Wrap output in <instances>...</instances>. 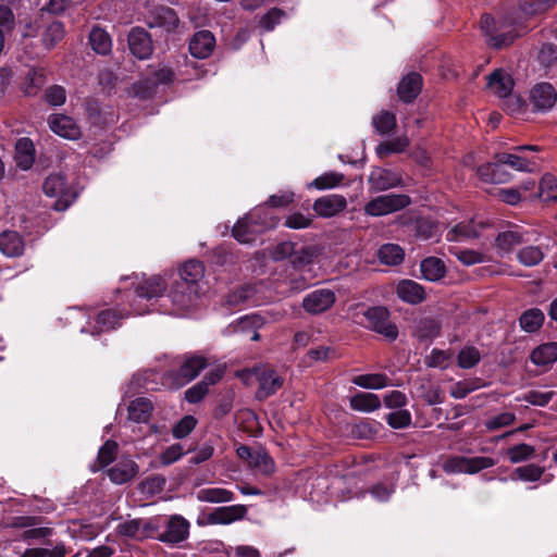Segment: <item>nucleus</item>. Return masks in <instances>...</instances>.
Masks as SVG:
<instances>
[{
	"mask_svg": "<svg viewBox=\"0 0 557 557\" xmlns=\"http://www.w3.org/2000/svg\"><path fill=\"white\" fill-rule=\"evenodd\" d=\"M190 523L181 515H172L164 524V531L157 535V540L171 545H177L189 536Z\"/></svg>",
	"mask_w": 557,
	"mask_h": 557,
	"instance_id": "9b49d317",
	"label": "nucleus"
},
{
	"mask_svg": "<svg viewBox=\"0 0 557 557\" xmlns=\"http://www.w3.org/2000/svg\"><path fill=\"white\" fill-rule=\"evenodd\" d=\"M278 219L274 216L267 206H259L239 219L232 228V236L242 244H249L255 236L267 230L274 228Z\"/></svg>",
	"mask_w": 557,
	"mask_h": 557,
	"instance_id": "f257e3e1",
	"label": "nucleus"
},
{
	"mask_svg": "<svg viewBox=\"0 0 557 557\" xmlns=\"http://www.w3.org/2000/svg\"><path fill=\"white\" fill-rule=\"evenodd\" d=\"M545 321L543 311L539 308H530L519 317V325L527 333L537 332Z\"/></svg>",
	"mask_w": 557,
	"mask_h": 557,
	"instance_id": "4c0bfd02",
	"label": "nucleus"
},
{
	"mask_svg": "<svg viewBox=\"0 0 557 557\" xmlns=\"http://www.w3.org/2000/svg\"><path fill=\"white\" fill-rule=\"evenodd\" d=\"M545 255L540 246H524L517 253L518 261L524 267H535L540 264Z\"/></svg>",
	"mask_w": 557,
	"mask_h": 557,
	"instance_id": "8fccbe9b",
	"label": "nucleus"
},
{
	"mask_svg": "<svg viewBox=\"0 0 557 557\" xmlns=\"http://www.w3.org/2000/svg\"><path fill=\"white\" fill-rule=\"evenodd\" d=\"M259 387L256 397L259 400L267 399L283 386V379L274 370H263L258 374Z\"/></svg>",
	"mask_w": 557,
	"mask_h": 557,
	"instance_id": "393cba45",
	"label": "nucleus"
},
{
	"mask_svg": "<svg viewBox=\"0 0 557 557\" xmlns=\"http://www.w3.org/2000/svg\"><path fill=\"white\" fill-rule=\"evenodd\" d=\"M412 235L420 240L433 238L437 233V224L429 218L418 216L409 225Z\"/></svg>",
	"mask_w": 557,
	"mask_h": 557,
	"instance_id": "e433bc0d",
	"label": "nucleus"
},
{
	"mask_svg": "<svg viewBox=\"0 0 557 557\" xmlns=\"http://www.w3.org/2000/svg\"><path fill=\"white\" fill-rule=\"evenodd\" d=\"M369 183L373 189L383 191L400 186L403 184V178L392 170L375 168L369 176Z\"/></svg>",
	"mask_w": 557,
	"mask_h": 557,
	"instance_id": "b1692460",
	"label": "nucleus"
},
{
	"mask_svg": "<svg viewBox=\"0 0 557 557\" xmlns=\"http://www.w3.org/2000/svg\"><path fill=\"white\" fill-rule=\"evenodd\" d=\"M215 44L216 40L213 33L208 29H202L191 36L188 50L196 59H207L212 54Z\"/></svg>",
	"mask_w": 557,
	"mask_h": 557,
	"instance_id": "f3484780",
	"label": "nucleus"
},
{
	"mask_svg": "<svg viewBox=\"0 0 557 557\" xmlns=\"http://www.w3.org/2000/svg\"><path fill=\"white\" fill-rule=\"evenodd\" d=\"M0 250L8 257H17L24 252L23 237L13 231L0 234Z\"/></svg>",
	"mask_w": 557,
	"mask_h": 557,
	"instance_id": "72a5a7b5",
	"label": "nucleus"
},
{
	"mask_svg": "<svg viewBox=\"0 0 557 557\" xmlns=\"http://www.w3.org/2000/svg\"><path fill=\"white\" fill-rule=\"evenodd\" d=\"M386 423L395 430L406 429L411 425L412 417L407 409H397L385 417Z\"/></svg>",
	"mask_w": 557,
	"mask_h": 557,
	"instance_id": "052dcab7",
	"label": "nucleus"
},
{
	"mask_svg": "<svg viewBox=\"0 0 557 557\" xmlns=\"http://www.w3.org/2000/svg\"><path fill=\"white\" fill-rule=\"evenodd\" d=\"M487 86L493 88L498 97L505 98L510 96L515 82L509 74L497 69L487 76Z\"/></svg>",
	"mask_w": 557,
	"mask_h": 557,
	"instance_id": "c85d7f7f",
	"label": "nucleus"
},
{
	"mask_svg": "<svg viewBox=\"0 0 557 557\" xmlns=\"http://www.w3.org/2000/svg\"><path fill=\"white\" fill-rule=\"evenodd\" d=\"M530 101L533 111L546 112L555 106L557 92L550 83H539L530 91Z\"/></svg>",
	"mask_w": 557,
	"mask_h": 557,
	"instance_id": "4468645a",
	"label": "nucleus"
},
{
	"mask_svg": "<svg viewBox=\"0 0 557 557\" xmlns=\"http://www.w3.org/2000/svg\"><path fill=\"white\" fill-rule=\"evenodd\" d=\"M119 445L113 440H108L99 448L97 455V462L101 469L112 463L117 456Z\"/></svg>",
	"mask_w": 557,
	"mask_h": 557,
	"instance_id": "13d9d810",
	"label": "nucleus"
},
{
	"mask_svg": "<svg viewBox=\"0 0 557 557\" xmlns=\"http://www.w3.org/2000/svg\"><path fill=\"white\" fill-rule=\"evenodd\" d=\"M47 82L44 67H30L25 75L22 91L26 97H35Z\"/></svg>",
	"mask_w": 557,
	"mask_h": 557,
	"instance_id": "bb28decb",
	"label": "nucleus"
},
{
	"mask_svg": "<svg viewBox=\"0 0 557 557\" xmlns=\"http://www.w3.org/2000/svg\"><path fill=\"white\" fill-rule=\"evenodd\" d=\"M128 317V312H124L117 308H109L101 310L94 323L88 322L82 327V333H88L91 336H100L102 333L110 332L121 326L122 321Z\"/></svg>",
	"mask_w": 557,
	"mask_h": 557,
	"instance_id": "1a4fd4ad",
	"label": "nucleus"
},
{
	"mask_svg": "<svg viewBox=\"0 0 557 557\" xmlns=\"http://www.w3.org/2000/svg\"><path fill=\"white\" fill-rule=\"evenodd\" d=\"M396 295L401 301L412 306L423 302L426 298L424 287L409 278L400 280L397 283Z\"/></svg>",
	"mask_w": 557,
	"mask_h": 557,
	"instance_id": "aec40b11",
	"label": "nucleus"
},
{
	"mask_svg": "<svg viewBox=\"0 0 557 557\" xmlns=\"http://www.w3.org/2000/svg\"><path fill=\"white\" fill-rule=\"evenodd\" d=\"M372 124L379 134L386 135L396 127V116L392 112L383 111L373 117Z\"/></svg>",
	"mask_w": 557,
	"mask_h": 557,
	"instance_id": "680f3d73",
	"label": "nucleus"
},
{
	"mask_svg": "<svg viewBox=\"0 0 557 557\" xmlns=\"http://www.w3.org/2000/svg\"><path fill=\"white\" fill-rule=\"evenodd\" d=\"M247 513L245 505H232L214 508L207 517L209 524H230L243 519Z\"/></svg>",
	"mask_w": 557,
	"mask_h": 557,
	"instance_id": "5701e85b",
	"label": "nucleus"
},
{
	"mask_svg": "<svg viewBox=\"0 0 557 557\" xmlns=\"http://www.w3.org/2000/svg\"><path fill=\"white\" fill-rule=\"evenodd\" d=\"M138 473L139 466L131 458L120 459L107 472L109 479L119 485L131 482Z\"/></svg>",
	"mask_w": 557,
	"mask_h": 557,
	"instance_id": "4be33fe9",
	"label": "nucleus"
},
{
	"mask_svg": "<svg viewBox=\"0 0 557 557\" xmlns=\"http://www.w3.org/2000/svg\"><path fill=\"white\" fill-rule=\"evenodd\" d=\"M554 392H540L536 389H530L521 395L518 400H523L530 405L545 407L553 399Z\"/></svg>",
	"mask_w": 557,
	"mask_h": 557,
	"instance_id": "338daca9",
	"label": "nucleus"
},
{
	"mask_svg": "<svg viewBox=\"0 0 557 557\" xmlns=\"http://www.w3.org/2000/svg\"><path fill=\"white\" fill-rule=\"evenodd\" d=\"M166 286L168 284L165 280L160 275H153L137 284L135 290L133 292V304H131L133 311L136 314L149 312L150 309L148 306L141 307L140 301H151L162 297Z\"/></svg>",
	"mask_w": 557,
	"mask_h": 557,
	"instance_id": "423d86ee",
	"label": "nucleus"
},
{
	"mask_svg": "<svg viewBox=\"0 0 557 557\" xmlns=\"http://www.w3.org/2000/svg\"><path fill=\"white\" fill-rule=\"evenodd\" d=\"M411 205V198L406 194H387L373 198L364 206V212L371 216H383Z\"/></svg>",
	"mask_w": 557,
	"mask_h": 557,
	"instance_id": "6e6552de",
	"label": "nucleus"
},
{
	"mask_svg": "<svg viewBox=\"0 0 557 557\" xmlns=\"http://www.w3.org/2000/svg\"><path fill=\"white\" fill-rule=\"evenodd\" d=\"M153 407L149 399L138 397L128 406V419L137 423H146L151 417Z\"/></svg>",
	"mask_w": 557,
	"mask_h": 557,
	"instance_id": "c9c22d12",
	"label": "nucleus"
},
{
	"mask_svg": "<svg viewBox=\"0 0 557 557\" xmlns=\"http://www.w3.org/2000/svg\"><path fill=\"white\" fill-rule=\"evenodd\" d=\"M479 236L472 222H460L451 227L447 234L446 239L448 242H459L469 238H476Z\"/></svg>",
	"mask_w": 557,
	"mask_h": 557,
	"instance_id": "603ef678",
	"label": "nucleus"
},
{
	"mask_svg": "<svg viewBox=\"0 0 557 557\" xmlns=\"http://www.w3.org/2000/svg\"><path fill=\"white\" fill-rule=\"evenodd\" d=\"M35 146L30 138L22 137L15 143L14 159L18 168L29 170L35 162Z\"/></svg>",
	"mask_w": 557,
	"mask_h": 557,
	"instance_id": "a878e982",
	"label": "nucleus"
},
{
	"mask_svg": "<svg viewBox=\"0 0 557 557\" xmlns=\"http://www.w3.org/2000/svg\"><path fill=\"white\" fill-rule=\"evenodd\" d=\"M207 366L206 357L186 355L177 368H172L164 373V379L171 387L181 388L197 377Z\"/></svg>",
	"mask_w": 557,
	"mask_h": 557,
	"instance_id": "20e7f679",
	"label": "nucleus"
},
{
	"mask_svg": "<svg viewBox=\"0 0 557 557\" xmlns=\"http://www.w3.org/2000/svg\"><path fill=\"white\" fill-rule=\"evenodd\" d=\"M44 100L51 107H61L66 101V90L61 85L49 86L44 92Z\"/></svg>",
	"mask_w": 557,
	"mask_h": 557,
	"instance_id": "774afa93",
	"label": "nucleus"
},
{
	"mask_svg": "<svg viewBox=\"0 0 557 557\" xmlns=\"http://www.w3.org/2000/svg\"><path fill=\"white\" fill-rule=\"evenodd\" d=\"M408 146V140L403 138H396L393 140H386L377 145L376 154L380 158L388 157L393 153H400L405 151Z\"/></svg>",
	"mask_w": 557,
	"mask_h": 557,
	"instance_id": "e2e57ef3",
	"label": "nucleus"
},
{
	"mask_svg": "<svg viewBox=\"0 0 557 557\" xmlns=\"http://www.w3.org/2000/svg\"><path fill=\"white\" fill-rule=\"evenodd\" d=\"M377 258L386 265H398L404 261L405 251L397 244H384L377 250Z\"/></svg>",
	"mask_w": 557,
	"mask_h": 557,
	"instance_id": "37998d69",
	"label": "nucleus"
},
{
	"mask_svg": "<svg viewBox=\"0 0 557 557\" xmlns=\"http://www.w3.org/2000/svg\"><path fill=\"white\" fill-rule=\"evenodd\" d=\"M203 275V263L199 260L191 259L182 264V267L178 269V280L175 281L188 283V285L199 286V282Z\"/></svg>",
	"mask_w": 557,
	"mask_h": 557,
	"instance_id": "c756f323",
	"label": "nucleus"
},
{
	"mask_svg": "<svg viewBox=\"0 0 557 557\" xmlns=\"http://www.w3.org/2000/svg\"><path fill=\"white\" fill-rule=\"evenodd\" d=\"M88 44L92 51L100 55H108L112 50V39L109 33L100 26H94L88 36Z\"/></svg>",
	"mask_w": 557,
	"mask_h": 557,
	"instance_id": "2f4dec72",
	"label": "nucleus"
},
{
	"mask_svg": "<svg viewBox=\"0 0 557 557\" xmlns=\"http://www.w3.org/2000/svg\"><path fill=\"white\" fill-rule=\"evenodd\" d=\"M157 88V83L152 78H145L132 85L129 95L139 100L147 101L154 97Z\"/></svg>",
	"mask_w": 557,
	"mask_h": 557,
	"instance_id": "de8ad7c7",
	"label": "nucleus"
},
{
	"mask_svg": "<svg viewBox=\"0 0 557 557\" xmlns=\"http://www.w3.org/2000/svg\"><path fill=\"white\" fill-rule=\"evenodd\" d=\"M527 232H523L521 227L516 226L512 230H507L498 233L495 238V245L498 249L509 252L516 246L525 244L529 239L525 238Z\"/></svg>",
	"mask_w": 557,
	"mask_h": 557,
	"instance_id": "cd10ccee",
	"label": "nucleus"
},
{
	"mask_svg": "<svg viewBox=\"0 0 557 557\" xmlns=\"http://www.w3.org/2000/svg\"><path fill=\"white\" fill-rule=\"evenodd\" d=\"M389 379L384 373H369L356 375L352 383L368 389H380L388 385Z\"/></svg>",
	"mask_w": 557,
	"mask_h": 557,
	"instance_id": "a18cd8bd",
	"label": "nucleus"
},
{
	"mask_svg": "<svg viewBox=\"0 0 557 557\" xmlns=\"http://www.w3.org/2000/svg\"><path fill=\"white\" fill-rule=\"evenodd\" d=\"M535 455L534 446L520 443L506 449L505 456L511 463H519L531 459Z\"/></svg>",
	"mask_w": 557,
	"mask_h": 557,
	"instance_id": "09e8293b",
	"label": "nucleus"
},
{
	"mask_svg": "<svg viewBox=\"0 0 557 557\" xmlns=\"http://www.w3.org/2000/svg\"><path fill=\"white\" fill-rule=\"evenodd\" d=\"M200 295V286L174 281L168 297L176 312L183 313L197 305Z\"/></svg>",
	"mask_w": 557,
	"mask_h": 557,
	"instance_id": "9d476101",
	"label": "nucleus"
},
{
	"mask_svg": "<svg viewBox=\"0 0 557 557\" xmlns=\"http://www.w3.org/2000/svg\"><path fill=\"white\" fill-rule=\"evenodd\" d=\"M381 399L376 394L358 392L349 399V406L355 411L373 412L381 407Z\"/></svg>",
	"mask_w": 557,
	"mask_h": 557,
	"instance_id": "473e14b6",
	"label": "nucleus"
},
{
	"mask_svg": "<svg viewBox=\"0 0 557 557\" xmlns=\"http://www.w3.org/2000/svg\"><path fill=\"white\" fill-rule=\"evenodd\" d=\"M318 255L319 250L314 246H301L299 249L296 247L292 257V264L295 269H301L311 264Z\"/></svg>",
	"mask_w": 557,
	"mask_h": 557,
	"instance_id": "6e6d98bb",
	"label": "nucleus"
},
{
	"mask_svg": "<svg viewBox=\"0 0 557 557\" xmlns=\"http://www.w3.org/2000/svg\"><path fill=\"white\" fill-rule=\"evenodd\" d=\"M422 278L429 282L441 281L447 272L445 262L437 257H426L420 263Z\"/></svg>",
	"mask_w": 557,
	"mask_h": 557,
	"instance_id": "7c9ffc66",
	"label": "nucleus"
},
{
	"mask_svg": "<svg viewBox=\"0 0 557 557\" xmlns=\"http://www.w3.org/2000/svg\"><path fill=\"white\" fill-rule=\"evenodd\" d=\"M441 333V324L430 318L422 319L414 329V336L420 342L432 341Z\"/></svg>",
	"mask_w": 557,
	"mask_h": 557,
	"instance_id": "49530a36",
	"label": "nucleus"
},
{
	"mask_svg": "<svg viewBox=\"0 0 557 557\" xmlns=\"http://www.w3.org/2000/svg\"><path fill=\"white\" fill-rule=\"evenodd\" d=\"M347 207V200L344 196L330 194L319 197L312 205L313 211L321 218H333L343 212Z\"/></svg>",
	"mask_w": 557,
	"mask_h": 557,
	"instance_id": "dca6fc26",
	"label": "nucleus"
},
{
	"mask_svg": "<svg viewBox=\"0 0 557 557\" xmlns=\"http://www.w3.org/2000/svg\"><path fill=\"white\" fill-rule=\"evenodd\" d=\"M127 46L132 55L138 60H148L154 47L150 33L140 26H134L127 34Z\"/></svg>",
	"mask_w": 557,
	"mask_h": 557,
	"instance_id": "f8f14e48",
	"label": "nucleus"
},
{
	"mask_svg": "<svg viewBox=\"0 0 557 557\" xmlns=\"http://www.w3.org/2000/svg\"><path fill=\"white\" fill-rule=\"evenodd\" d=\"M364 322L360 324L383 336L388 342H395L399 335L398 326L391 320V312L384 306H371L362 312Z\"/></svg>",
	"mask_w": 557,
	"mask_h": 557,
	"instance_id": "7ed1b4c3",
	"label": "nucleus"
},
{
	"mask_svg": "<svg viewBox=\"0 0 557 557\" xmlns=\"http://www.w3.org/2000/svg\"><path fill=\"white\" fill-rule=\"evenodd\" d=\"M544 471V467L529 463L525 466L517 467L511 474V479L521 480L524 482H536L542 478Z\"/></svg>",
	"mask_w": 557,
	"mask_h": 557,
	"instance_id": "3c124183",
	"label": "nucleus"
},
{
	"mask_svg": "<svg viewBox=\"0 0 557 557\" xmlns=\"http://www.w3.org/2000/svg\"><path fill=\"white\" fill-rule=\"evenodd\" d=\"M532 363L545 367L557 361V343L549 342L535 347L530 354Z\"/></svg>",
	"mask_w": 557,
	"mask_h": 557,
	"instance_id": "f704fd0d",
	"label": "nucleus"
},
{
	"mask_svg": "<svg viewBox=\"0 0 557 557\" xmlns=\"http://www.w3.org/2000/svg\"><path fill=\"white\" fill-rule=\"evenodd\" d=\"M383 424L373 419H361L352 425L351 432L359 440H372L376 437Z\"/></svg>",
	"mask_w": 557,
	"mask_h": 557,
	"instance_id": "79ce46f5",
	"label": "nucleus"
},
{
	"mask_svg": "<svg viewBox=\"0 0 557 557\" xmlns=\"http://www.w3.org/2000/svg\"><path fill=\"white\" fill-rule=\"evenodd\" d=\"M449 252L454 255L462 264L473 265L485 261V255L473 249H461L453 247Z\"/></svg>",
	"mask_w": 557,
	"mask_h": 557,
	"instance_id": "bf43d9fd",
	"label": "nucleus"
},
{
	"mask_svg": "<svg viewBox=\"0 0 557 557\" xmlns=\"http://www.w3.org/2000/svg\"><path fill=\"white\" fill-rule=\"evenodd\" d=\"M344 174L337 172H325L322 175L314 178L309 185V188H315L318 190L331 189L342 184Z\"/></svg>",
	"mask_w": 557,
	"mask_h": 557,
	"instance_id": "864d4df0",
	"label": "nucleus"
},
{
	"mask_svg": "<svg viewBox=\"0 0 557 557\" xmlns=\"http://www.w3.org/2000/svg\"><path fill=\"white\" fill-rule=\"evenodd\" d=\"M496 465V460L491 457L476 456H450L443 463V470L446 473H468L475 474L481 470L492 468Z\"/></svg>",
	"mask_w": 557,
	"mask_h": 557,
	"instance_id": "0eeeda50",
	"label": "nucleus"
},
{
	"mask_svg": "<svg viewBox=\"0 0 557 557\" xmlns=\"http://www.w3.org/2000/svg\"><path fill=\"white\" fill-rule=\"evenodd\" d=\"M543 201H557V178L552 173H545L537 187V193L534 195Z\"/></svg>",
	"mask_w": 557,
	"mask_h": 557,
	"instance_id": "c03bdc74",
	"label": "nucleus"
},
{
	"mask_svg": "<svg viewBox=\"0 0 557 557\" xmlns=\"http://www.w3.org/2000/svg\"><path fill=\"white\" fill-rule=\"evenodd\" d=\"M42 190L48 197L57 198L52 205L55 211H65L78 196L77 191L67 183L66 176L61 173L46 177Z\"/></svg>",
	"mask_w": 557,
	"mask_h": 557,
	"instance_id": "39448f33",
	"label": "nucleus"
},
{
	"mask_svg": "<svg viewBox=\"0 0 557 557\" xmlns=\"http://www.w3.org/2000/svg\"><path fill=\"white\" fill-rule=\"evenodd\" d=\"M65 35V26L61 21H52L44 29L41 41L47 50L53 49Z\"/></svg>",
	"mask_w": 557,
	"mask_h": 557,
	"instance_id": "a19ab883",
	"label": "nucleus"
},
{
	"mask_svg": "<svg viewBox=\"0 0 557 557\" xmlns=\"http://www.w3.org/2000/svg\"><path fill=\"white\" fill-rule=\"evenodd\" d=\"M423 86V78L418 72H410L405 75L397 87V95L403 102L411 103L420 95Z\"/></svg>",
	"mask_w": 557,
	"mask_h": 557,
	"instance_id": "412c9836",
	"label": "nucleus"
},
{
	"mask_svg": "<svg viewBox=\"0 0 557 557\" xmlns=\"http://www.w3.org/2000/svg\"><path fill=\"white\" fill-rule=\"evenodd\" d=\"M336 301V294L330 288H318L308 293L301 306L304 310L312 315H318L330 310Z\"/></svg>",
	"mask_w": 557,
	"mask_h": 557,
	"instance_id": "ddd939ff",
	"label": "nucleus"
},
{
	"mask_svg": "<svg viewBox=\"0 0 557 557\" xmlns=\"http://www.w3.org/2000/svg\"><path fill=\"white\" fill-rule=\"evenodd\" d=\"M499 163L505 164L515 171L519 172H531L535 168L533 159H529L519 153L499 152Z\"/></svg>",
	"mask_w": 557,
	"mask_h": 557,
	"instance_id": "58836bf2",
	"label": "nucleus"
},
{
	"mask_svg": "<svg viewBox=\"0 0 557 557\" xmlns=\"http://www.w3.org/2000/svg\"><path fill=\"white\" fill-rule=\"evenodd\" d=\"M557 0H519L520 11L525 15H537L550 9Z\"/></svg>",
	"mask_w": 557,
	"mask_h": 557,
	"instance_id": "5fc2aeb1",
	"label": "nucleus"
},
{
	"mask_svg": "<svg viewBox=\"0 0 557 557\" xmlns=\"http://www.w3.org/2000/svg\"><path fill=\"white\" fill-rule=\"evenodd\" d=\"M178 25L180 18L174 9L166 5H158L150 11L148 22L150 28L159 27L168 33H174Z\"/></svg>",
	"mask_w": 557,
	"mask_h": 557,
	"instance_id": "2eb2a0df",
	"label": "nucleus"
},
{
	"mask_svg": "<svg viewBox=\"0 0 557 557\" xmlns=\"http://www.w3.org/2000/svg\"><path fill=\"white\" fill-rule=\"evenodd\" d=\"M48 125L54 134L66 139H78L82 134L76 122L65 114H50L48 117Z\"/></svg>",
	"mask_w": 557,
	"mask_h": 557,
	"instance_id": "6ab92c4d",
	"label": "nucleus"
},
{
	"mask_svg": "<svg viewBox=\"0 0 557 557\" xmlns=\"http://www.w3.org/2000/svg\"><path fill=\"white\" fill-rule=\"evenodd\" d=\"M481 29L486 37L490 48L502 50L509 47L519 37L513 23L509 20L495 18L490 13H484L480 20Z\"/></svg>",
	"mask_w": 557,
	"mask_h": 557,
	"instance_id": "f03ea898",
	"label": "nucleus"
},
{
	"mask_svg": "<svg viewBox=\"0 0 557 557\" xmlns=\"http://www.w3.org/2000/svg\"><path fill=\"white\" fill-rule=\"evenodd\" d=\"M505 168V164L499 163V154L496 153L492 162L478 166L476 173L484 183L504 184L511 180V174Z\"/></svg>",
	"mask_w": 557,
	"mask_h": 557,
	"instance_id": "a211bd4d",
	"label": "nucleus"
},
{
	"mask_svg": "<svg viewBox=\"0 0 557 557\" xmlns=\"http://www.w3.org/2000/svg\"><path fill=\"white\" fill-rule=\"evenodd\" d=\"M480 360L481 354L474 346H466L457 355V364L461 369H472Z\"/></svg>",
	"mask_w": 557,
	"mask_h": 557,
	"instance_id": "4d7b16f0",
	"label": "nucleus"
},
{
	"mask_svg": "<svg viewBox=\"0 0 557 557\" xmlns=\"http://www.w3.org/2000/svg\"><path fill=\"white\" fill-rule=\"evenodd\" d=\"M250 463L264 475H271L275 470V462L273 458L264 450L257 451Z\"/></svg>",
	"mask_w": 557,
	"mask_h": 557,
	"instance_id": "0e129e2a",
	"label": "nucleus"
},
{
	"mask_svg": "<svg viewBox=\"0 0 557 557\" xmlns=\"http://www.w3.org/2000/svg\"><path fill=\"white\" fill-rule=\"evenodd\" d=\"M196 425L197 419L194 416H184L173 425L172 435L178 440L185 438L194 431Z\"/></svg>",
	"mask_w": 557,
	"mask_h": 557,
	"instance_id": "69168bd1",
	"label": "nucleus"
},
{
	"mask_svg": "<svg viewBox=\"0 0 557 557\" xmlns=\"http://www.w3.org/2000/svg\"><path fill=\"white\" fill-rule=\"evenodd\" d=\"M235 494L222 487H206L197 492V499L203 503H228L234 500Z\"/></svg>",
	"mask_w": 557,
	"mask_h": 557,
	"instance_id": "ea45409f",
	"label": "nucleus"
}]
</instances>
